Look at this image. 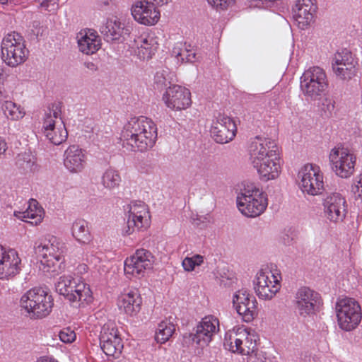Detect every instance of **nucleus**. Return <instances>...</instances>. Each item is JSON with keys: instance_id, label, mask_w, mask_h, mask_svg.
<instances>
[{"instance_id": "nucleus-45", "label": "nucleus", "mask_w": 362, "mask_h": 362, "mask_svg": "<svg viewBox=\"0 0 362 362\" xmlns=\"http://www.w3.org/2000/svg\"><path fill=\"white\" fill-rule=\"evenodd\" d=\"M167 71L162 70L158 71L154 76L153 87L155 89L163 90L168 86V80L166 78Z\"/></svg>"}, {"instance_id": "nucleus-56", "label": "nucleus", "mask_w": 362, "mask_h": 362, "mask_svg": "<svg viewBox=\"0 0 362 362\" xmlns=\"http://www.w3.org/2000/svg\"><path fill=\"white\" fill-rule=\"evenodd\" d=\"M49 1L48 0H45L41 3V6L47 8L49 6Z\"/></svg>"}, {"instance_id": "nucleus-6", "label": "nucleus", "mask_w": 362, "mask_h": 362, "mask_svg": "<svg viewBox=\"0 0 362 362\" xmlns=\"http://www.w3.org/2000/svg\"><path fill=\"white\" fill-rule=\"evenodd\" d=\"M327 86L326 74L319 66L310 67L300 77V89L308 100H318Z\"/></svg>"}, {"instance_id": "nucleus-11", "label": "nucleus", "mask_w": 362, "mask_h": 362, "mask_svg": "<svg viewBox=\"0 0 362 362\" xmlns=\"http://www.w3.org/2000/svg\"><path fill=\"white\" fill-rule=\"evenodd\" d=\"M154 256L152 253L144 248L138 249L130 257L124 262V272L127 275H132L138 278L144 276L146 271L153 268Z\"/></svg>"}, {"instance_id": "nucleus-12", "label": "nucleus", "mask_w": 362, "mask_h": 362, "mask_svg": "<svg viewBox=\"0 0 362 362\" xmlns=\"http://www.w3.org/2000/svg\"><path fill=\"white\" fill-rule=\"evenodd\" d=\"M358 63L353 54L346 49L337 52L332 61V69L336 76L343 81L354 77L358 71Z\"/></svg>"}, {"instance_id": "nucleus-50", "label": "nucleus", "mask_w": 362, "mask_h": 362, "mask_svg": "<svg viewBox=\"0 0 362 362\" xmlns=\"http://www.w3.org/2000/svg\"><path fill=\"white\" fill-rule=\"evenodd\" d=\"M335 102L332 99H326V105L329 111H332L334 109Z\"/></svg>"}, {"instance_id": "nucleus-4", "label": "nucleus", "mask_w": 362, "mask_h": 362, "mask_svg": "<svg viewBox=\"0 0 362 362\" xmlns=\"http://www.w3.org/2000/svg\"><path fill=\"white\" fill-rule=\"evenodd\" d=\"M55 288L59 294L64 296L71 303L81 302L88 304L93 300L90 286L71 275L60 276L55 284Z\"/></svg>"}, {"instance_id": "nucleus-35", "label": "nucleus", "mask_w": 362, "mask_h": 362, "mask_svg": "<svg viewBox=\"0 0 362 362\" xmlns=\"http://www.w3.org/2000/svg\"><path fill=\"white\" fill-rule=\"evenodd\" d=\"M173 54L182 62L194 63L198 60L197 54L190 45L178 44L173 49Z\"/></svg>"}, {"instance_id": "nucleus-13", "label": "nucleus", "mask_w": 362, "mask_h": 362, "mask_svg": "<svg viewBox=\"0 0 362 362\" xmlns=\"http://www.w3.org/2000/svg\"><path fill=\"white\" fill-rule=\"evenodd\" d=\"M100 345L107 356L118 357L122 352L123 344L118 329L114 322L105 323L101 328Z\"/></svg>"}, {"instance_id": "nucleus-47", "label": "nucleus", "mask_w": 362, "mask_h": 362, "mask_svg": "<svg viewBox=\"0 0 362 362\" xmlns=\"http://www.w3.org/2000/svg\"><path fill=\"white\" fill-rule=\"evenodd\" d=\"M208 3L216 9H226L234 0H207Z\"/></svg>"}, {"instance_id": "nucleus-16", "label": "nucleus", "mask_w": 362, "mask_h": 362, "mask_svg": "<svg viewBox=\"0 0 362 362\" xmlns=\"http://www.w3.org/2000/svg\"><path fill=\"white\" fill-rule=\"evenodd\" d=\"M237 127L233 119L224 115H219L212 124L210 132L216 143L227 144L235 136Z\"/></svg>"}, {"instance_id": "nucleus-1", "label": "nucleus", "mask_w": 362, "mask_h": 362, "mask_svg": "<svg viewBox=\"0 0 362 362\" xmlns=\"http://www.w3.org/2000/svg\"><path fill=\"white\" fill-rule=\"evenodd\" d=\"M156 124L144 116L130 118L122 132V137L134 151L151 148L157 139Z\"/></svg>"}, {"instance_id": "nucleus-10", "label": "nucleus", "mask_w": 362, "mask_h": 362, "mask_svg": "<svg viewBox=\"0 0 362 362\" xmlns=\"http://www.w3.org/2000/svg\"><path fill=\"white\" fill-rule=\"evenodd\" d=\"M329 160L332 170L337 176L347 178L354 173L356 158L343 145H338L330 151Z\"/></svg>"}, {"instance_id": "nucleus-26", "label": "nucleus", "mask_w": 362, "mask_h": 362, "mask_svg": "<svg viewBox=\"0 0 362 362\" xmlns=\"http://www.w3.org/2000/svg\"><path fill=\"white\" fill-rule=\"evenodd\" d=\"M104 40L107 42H122L126 36H129L131 30L129 27L124 26L119 21L108 20L100 28Z\"/></svg>"}, {"instance_id": "nucleus-57", "label": "nucleus", "mask_w": 362, "mask_h": 362, "mask_svg": "<svg viewBox=\"0 0 362 362\" xmlns=\"http://www.w3.org/2000/svg\"><path fill=\"white\" fill-rule=\"evenodd\" d=\"M2 89H3V87H2L1 84L0 83V98L1 96H3V94H4L3 91H2Z\"/></svg>"}, {"instance_id": "nucleus-5", "label": "nucleus", "mask_w": 362, "mask_h": 362, "mask_svg": "<svg viewBox=\"0 0 362 362\" xmlns=\"http://www.w3.org/2000/svg\"><path fill=\"white\" fill-rule=\"evenodd\" d=\"M1 59L9 66L23 63L28 55L23 37L16 32L6 35L1 45Z\"/></svg>"}, {"instance_id": "nucleus-17", "label": "nucleus", "mask_w": 362, "mask_h": 362, "mask_svg": "<svg viewBox=\"0 0 362 362\" xmlns=\"http://www.w3.org/2000/svg\"><path fill=\"white\" fill-rule=\"evenodd\" d=\"M165 105L173 110H181L189 107L192 103L189 89L179 85L169 86L163 95Z\"/></svg>"}, {"instance_id": "nucleus-21", "label": "nucleus", "mask_w": 362, "mask_h": 362, "mask_svg": "<svg viewBox=\"0 0 362 362\" xmlns=\"http://www.w3.org/2000/svg\"><path fill=\"white\" fill-rule=\"evenodd\" d=\"M326 217L332 222L342 221L346 216V202L339 193H332L323 201Z\"/></svg>"}, {"instance_id": "nucleus-37", "label": "nucleus", "mask_w": 362, "mask_h": 362, "mask_svg": "<svg viewBox=\"0 0 362 362\" xmlns=\"http://www.w3.org/2000/svg\"><path fill=\"white\" fill-rule=\"evenodd\" d=\"M175 331V325L168 320H163L158 324L155 339L160 344L165 343Z\"/></svg>"}, {"instance_id": "nucleus-53", "label": "nucleus", "mask_w": 362, "mask_h": 362, "mask_svg": "<svg viewBox=\"0 0 362 362\" xmlns=\"http://www.w3.org/2000/svg\"><path fill=\"white\" fill-rule=\"evenodd\" d=\"M356 187L357 188V192L361 196L362 194V177L358 181V183L356 185Z\"/></svg>"}, {"instance_id": "nucleus-20", "label": "nucleus", "mask_w": 362, "mask_h": 362, "mask_svg": "<svg viewBox=\"0 0 362 362\" xmlns=\"http://www.w3.org/2000/svg\"><path fill=\"white\" fill-rule=\"evenodd\" d=\"M21 264V259L15 250L0 246V279H9L19 274Z\"/></svg>"}, {"instance_id": "nucleus-29", "label": "nucleus", "mask_w": 362, "mask_h": 362, "mask_svg": "<svg viewBox=\"0 0 362 362\" xmlns=\"http://www.w3.org/2000/svg\"><path fill=\"white\" fill-rule=\"evenodd\" d=\"M142 300L137 291L122 293L117 300L120 310L130 316L136 315L141 310Z\"/></svg>"}, {"instance_id": "nucleus-44", "label": "nucleus", "mask_w": 362, "mask_h": 362, "mask_svg": "<svg viewBox=\"0 0 362 362\" xmlns=\"http://www.w3.org/2000/svg\"><path fill=\"white\" fill-rule=\"evenodd\" d=\"M204 258L199 255H194L192 257H185L182 261V267L185 271L191 272L195 266H199L203 263Z\"/></svg>"}, {"instance_id": "nucleus-33", "label": "nucleus", "mask_w": 362, "mask_h": 362, "mask_svg": "<svg viewBox=\"0 0 362 362\" xmlns=\"http://www.w3.org/2000/svg\"><path fill=\"white\" fill-rule=\"evenodd\" d=\"M239 337L241 338L240 354L243 355L255 354L256 336L247 329L240 327Z\"/></svg>"}, {"instance_id": "nucleus-24", "label": "nucleus", "mask_w": 362, "mask_h": 362, "mask_svg": "<svg viewBox=\"0 0 362 362\" xmlns=\"http://www.w3.org/2000/svg\"><path fill=\"white\" fill-rule=\"evenodd\" d=\"M64 165L71 173H79L83 170L86 163L85 151L77 145L70 146L64 154Z\"/></svg>"}, {"instance_id": "nucleus-41", "label": "nucleus", "mask_w": 362, "mask_h": 362, "mask_svg": "<svg viewBox=\"0 0 362 362\" xmlns=\"http://www.w3.org/2000/svg\"><path fill=\"white\" fill-rule=\"evenodd\" d=\"M255 301H257L255 297L245 289L238 290L234 293L233 297V305L236 311H239L243 305L245 307L247 305L248 302Z\"/></svg>"}, {"instance_id": "nucleus-54", "label": "nucleus", "mask_w": 362, "mask_h": 362, "mask_svg": "<svg viewBox=\"0 0 362 362\" xmlns=\"http://www.w3.org/2000/svg\"><path fill=\"white\" fill-rule=\"evenodd\" d=\"M37 362H57L54 360L46 357H41L40 359L37 360Z\"/></svg>"}, {"instance_id": "nucleus-15", "label": "nucleus", "mask_w": 362, "mask_h": 362, "mask_svg": "<svg viewBox=\"0 0 362 362\" xmlns=\"http://www.w3.org/2000/svg\"><path fill=\"white\" fill-rule=\"evenodd\" d=\"M298 177L300 178V187L303 192L313 196L322 193L323 176L317 168L307 164L300 170Z\"/></svg>"}, {"instance_id": "nucleus-36", "label": "nucleus", "mask_w": 362, "mask_h": 362, "mask_svg": "<svg viewBox=\"0 0 362 362\" xmlns=\"http://www.w3.org/2000/svg\"><path fill=\"white\" fill-rule=\"evenodd\" d=\"M240 327L226 333L223 346L226 349L233 353L240 354L241 338L239 337Z\"/></svg>"}, {"instance_id": "nucleus-48", "label": "nucleus", "mask_w": 362, "mask_h": 362, "mask_svg": "<svg viewBox=\"0 0 362 362\" xmlns=\"http://www.w3.org/2000/svg\"><path fill=\"white\" fill-rule=\"evenodd\" d=\"M269 361H270L269 359ZM247 362H268V359L262 353H255L248 356Z\"/></svg>"}, {"instance_id": "nucleus-8", "label": "nucleus", "mask_w": 362, "mask_h": 362, "mask_svg": "<svg viewBox=\"0 0 362 362\" xmlns=\"http://www.w3.org/2000/svg\"><path fill=\"white\" fill-rule=\"evenodd\" d=\"M218 330V319L213 315L206 316L202 318L192 332L183 334L182 343L187 346L194 343L200 346H206Z\"/></svg>"}, {"instance_id": "nucleus-46", "label": "nucleus", "mask_w": 362, "mask_h": 362, "mask_svg": "<svg viewBox=\"0 0 362 362\" xmlns=\"http://www.w3.org/2000/svg\"><path fill=\"white\" fill-rule=\"evenodd\" d=\"M59 337L64 343H71L76 339V334L70 327L62 329L59 333Z\"/></svg>"}, {"instance_id": "nucleus-2", "label": "nucleus", "mask_w": 362, "mask_h": 362, "mask_svg": "<svg viewBox=\"0 0 362 362\" xmlns=\"http://www.w3.org/2000/svg\"><path fill=\"white\" fill-rule=\"evenodd\" d=\"M20 304L31 319H42L51 313L54 300L52 296L42 288H34L22 296Z\"/></svg>"}, {"instance_id": "nucleus-51", "label": "nucleus", "mask_w": 362, "mask_h": 362, "mask_svg": "<svg viewBox=\"0 0 362 362\" xmlns=\"http://www.w3.org/2000/svg\"><path fill=\"white\" fill-rule=\"evenodd\" d=\"M7 148L6 143L0 138V155L3 154Z\"/></svg>"}, {"instance_id": "nucleus-34", "label": "nucleus", "mask_w": 362, "mask_h": 362, "mask_svg": "<svg viewBox=\"0 0 362 362\" xmlns=\"http://www.w3.org/2000/svg\"><path fill=\"white\" fill-rule=\"evenodd\" d=\"M62 103L57 102L52 104L48 110L45 113L43 119V132L52 130L56 127L54 119L60 117L62 112ZM61 119V118H59Z\"/></svg>"}, {"instance_id": "nucleus-32", "label": "nucleus", "mask_w": 362, "mask_h": 362, "mask_svg": "<svg viewBox=\"0 0 362 362\" xmlns=\"http://www.w3.org/2000/svg\"><path fill=\"white\" fill-rule=\"evenodd\" d=\"M71 235L81 245L89 244L93 238L88 228V223L84 219H76L71 226Z\"/></svg>"}, {"instance_id": "nucleus-58", "label": "nucleus", "mask_w": 362, "mask_h": 362, "mask_svg": "<svg viewBox=\"0 0 362 362\" xmlns=\"http://www.w3.org/2000/svg\"><path fill=\"white\" fill-rule=\"evenodd\" d=\"M80 267L82 269V270H86V264H81V265H80Z\"/></svg>"}, {"instance_id": "nucleus-52", "label": "nucleus", "mask_w": 362, "mask_h": 362, "mask_svg": "<svg viewBox=\"0 0 362 362\" xmlns=\"http://www.w3.org/2000/svg\"><path fill=\"white\" fill-rule=\"evenodd\" d=\"M171 0H149L151 3H155L158 6L165 5L169 3Z\"/></svg>"}, {"instance_id": "nucleus-18", "label": "nucleus", "mask_w": 362, "mask_h": 362, "mask_svg": "<svg viewBox=\"0 0 362 362\" xmlns=\"http://www.w3.org/2000/svg\"><path fill=\"white\" fill-rule=\"evenodd\" d=\"M320 303V296L317 292L306 286L298 289L295 304L300 315L306 317L314 313Z\"/></svg>"}, {"instance_id": "nucleus-38", "label": "nucleus", "mask_w": 362, "mask_h": 362, "mask_svg": "<svg viewBox=\"0 0 362 362\" xmlns=\"http://www.w3.org/2000/svg\"><path fill=\"white\" fill-rule=\"evenodd\" d=\"M121 181L122 179L119 172L112 168L106 170L102 176L103 185L109 189L119 187Z\"/></svg>"}, {"instance_id": "nucleus-31", "label": "nucleus", "mask_w": 362, "mask_h": 362, "mask_svg": "<svg viewBox=\"0 0 362 362\" xmlns=\"http://www.w3.org/2000/svg\"><path fill=\"white\" fill-rule=\"evenodd\" d=\"M131 47L137 49L136 53L140 59H148L157 50L158 44L152 37L141 35L134 40Z\"/></svg>"}, {"instance_id": "nucleus-40", "label": "nucleus", "mask_w": 362, "mask_h": 362, "mask_svg": "<svg viewBox=\"0 0 362 362\" xmlns=\"http://www.w3.org/2000/svg\"><path fill=\"white\" fill-rule=\"evenodd\" d=\"M16 165L25 173L34 172L37 170L35 158L30 153L19 154L16 159Z\"/></svg>"}, {"instance_id": "nucleus-25", "label": "nucleus", "mask_w": 362, "mask_h": 362, "mask_svg": "<svg viewBox=\"0 0 362 362\" xmlns=\"http://www.w3.org/2000/svg\"><path fill=\"white\" fill-rule=\"evenodd\" d=\"M316 6L312 0H298L293 9V18L299 28L304 30L313 21Z\"/></svg>"}, {"instance_id": "nucleus-30", "label": "nucleus", "mask_w": 362, "mask_h": 362, "mask_svg": "<svg viewBox=\"0 0 362 362\" xmlns=\"http://www.w3.org/2000/svg\"><path fill=\"white\" fill-rule=\"evenodd\" d=\"M44 209L39 206L37 200L31 199L27 209L24 211H15L14 215L18 218L37 226L40 224L44 217Z\"/></svg>"}, {"instance_id": "nucleus-7", "label": "nucleus", "mask_w": 362, "mask_h": 362, "mask_svg": "<svg viewBox=\"0 0 362 362\" xmlns=\"http://www.w3.org/2000/svg\"><path fill=\"white\" fill-rule=\"evenodd\" d=\"M339 327L344 331L357 327L361 320L362 313L359 303L354 298L339 299L335 305Z\"/></svg>"}, {"instance_id": "nucleus-39", "label": "nucleus", "mask_w": 362, "mask_h": 362, "mask_svg": "<svg viewBox=\"0 0 362 362\" xmlns=\"http://www.w3.org/2000/svg\"><path fill=\"white\" fill-rule=\"evenodd\" d=\"M59 128H53L52 130L48 132H44L45 136L49 139V141L54 144L59 145L63 141H66L68 135V132L65 128V125L62 121H61V124Z\"/></svg>"}, {"instance_id": "nucleus-9", "label": "nucleus", "mask_w": 362, "mask_h": 362, "mask_svg": "<svg viewBox=\"0 0 362 362\" xmlns=\"http://www.w3.org/2000/svg\"><path fill=\"white\" fill-rule=\"evenodd\" d=\"M127 211L126 215V225L123 227V235H129L136 230H142L149 226V215L147 206L144 202H132L124 209Z\"/></svg>"}, {"instance_id": "nucleus-28", "label": "nucleus", "mask_w": 362, "mask_h": 362, "mask_svg": "<svg viewBox=\"0 0 362 362\" xmlns=\"http://www.w3.org/2000/svg\"><path fill=\"white\" fill-rule=\"evenodd\" d=\"M79 50L86 54H93L100 48V38L92 30L81 31L76 36Z\"/></svg>"}, {"instance_id": "nucleus-49", "label": "nucleus", "mask_w": 362, "mask_h": 362, "mask_svg": "<svg viewBox=\"0 0 362 362\" xmlns=\"http://www.w3.org/2000/svg\"><path fill=\"white\" fill-rule=\"evenodd\" d=\"M84 66L89 70L92 71H95L98 70V66L93 62H86L84 63Z\"/></svg>"}, {"instance_id": "nucleus-19", "label": "nucleus", "mask_w": 362, "mask_h": 362, "mask_svg": "<svg viewBox=\"0 0 362 362\" xmlns=\"http://www.w3.org/2000/svg\"><path fill=\"white\" fill-rule=\"evenodd\" d=\"M155 5V3H151L149 0L137 1L132 6V15L140 24L153 25L160 19V11Z\"/></svg>"}, {"instance_id": "nucleus-27", "label": "nucleus", "mask_w": 362, "mask_h": 362, "mask_svg": "<svg viewBox=\"0 0 362 362\" xmlns=\"http://www.w3.org/2000/svg\"><path fill=\"white\" fill-rule=\"evenodd\" d=\"M278 160L279 153L277 151L272 150L270 156L253 166L257 169L261 179L268 181L276 178L279 175L280 165Z\"/></svg>"}, {"instance_id": "nucleus-23", "label": "nucleus", "mask_w": 362, "mask_h": 362, "mask_svg": "<svg viewBox=\"0 0 362 362\" xmlns=\"http://www.w3.org/2000/svg\"><path fill=\"white\" fill-rule=\"evenodd\" d=\"M272 150L278 151L277 146L274 141L259 136L255 137L250 141L248 147L250 160L252 165H257L270 156Z\"/></svg>"}, {"instance_id": "nucleus-14", "label": "nucleus", "mask_w": 362, "mask_h": 362, "mask_svg": "<svg viewBox=\"0 0 362 362\" xmlns=\"http://www.w3.org/2000/svg\"><path fill=\"white\" fill-rule=\"evenodd\" d=\"M280 281L270 270H259L254 281V288L262 299H272L280 289Z\"/></svg>"}, {"instance_id": "nucleus-55", "label": "nucleus", "mask_w": 362, "mask_h": 362, "mask_svg": "<svg viewBox=\"0 0 362 362\" xmlns=\"http://www.w3.org/2000/svg\"><path fill=\"white\" fill-rule=\"evenodd\" d=\"M293 239L290 238L288 235H286V238H284V242L286 245H290L292 242Z\"/></svg>"}, {"instance_id": "nucleus-22", "label": "nucleus", "mask_w": 362, "mask_h": 362, "mask_svg": "<svg viewBox=\"0 0 362 362\" xmlns=\"http://www.w3.org/2000/svg\"><path fill=\"white\" fill-rule=\"evenodd\" d=\"M36 252L40 253L45 259V262L41 261L43 264H47L48 267L54 265V260L57 262L64 261L63 255L66 252L64 243L58 240L56 237H52L47 244H40L36 247Z\"/></svg>"}, {"instance_id": "nucleus-59", "label": "nucleus", "mask_w": 362, "mask_h": 362, "mask_svg": "<svg viewBox=\"0 0 362 362\" xmlns=\"http://www.w3.org/2000/svg\"><path fill=\"white\" fill-rule=\"evenodd\" d=\"M0 1L2 3V4H6L7 2V0H0Z\"/></svg>"}, {"instance_id": "nucleus-43", "label": "nucleus", "mask_w": 362, "mask_h": 362, "mask_svg": "<svg viewBox=\"0 0 362 362\" xmlns=\"http://www.w3.org/2000/svg\"><path fill=\"white\" fill-rule=\"evenodd\" d=\"M2 110L5 115L7 117H10L12 119H18L25 115L21 107L11 101H6L2 106Z\"/></svg>"}, {"instance_id": "nucleus-42", "label": "nucleus", "mask_w": 362, "mask_h": 362, "mask_svg": "<svg viewBox=\"0 0 362 362\" xmlns=\"http://www.w3.org/2000/svg\"><path fill=\"white\" fill-rule=\"evenodd\" d=\"M237 313L241 316L243 321L252 322L258 315L257 301L248 302L245 307L243 305L241 309H239Z\"/></svg>"}, {"instance_id": "nucleus-3", "label": "nucleus", "mask_w": 362, "mask_h": 362, "mask_svg": "<svg viewBox=\"0 0 362 362\" xmlns=\"http://www.w3.org/2000/svg\"><path fill=\"white\" fill-rule=\"evenodd\" d=\"M237 206L247 217L262 214L267 206V198L264 192L253 185H247L238 194Z\"/></svg>"}]
</instances>
